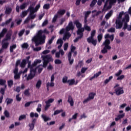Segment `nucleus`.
<instances>
[{"label":"nucleus","instance_id":"nucleus-1","mask_svg":"<svg viewBox=\"0 0 131 131\" xmlns=\"http://www.w3.org/2000/svg\"><path fill=\"white\" fill-rule=\"evenodd\" d=\"M43 31L40 30L38 31L37 35L33 37L32 40L34 42L35 47H38L39 45H42L46 42V35H42Z\"/></svg>","mask_w":131,"mask_h":131},{"label":"nucleus","instance_id":"nucleus-2","mask_svg":"<svg viewBox=\"0 0 131 131\" xmlns=\"http://www.w3.org/2000/svg\"><path fill=\"white\" fill-rule=\"evenodd\" d=\"M41 57L43 60L42 67H43V68H46L47 66H48V64H49L50 62H52L53 61V58H52V56H51V55L50 54L42 56Z\"/></svg>","mask_w":131,"mask_h":131},{"label":"nucleus","instance_id":"nucleus-3","mask_svg":"<svg viewBox=\"0 0 131 131\" xmlns=\"http://www.w3.org/2000/svg\"><path fill=\"white\" fill-rule=\"evenodd\" d=\"M96 34V30H94L91 32V36L87 38V41L89 43H92L94 47L97 46V39H94V36Z\"/></svg>","mask_w":131,"mask_h":131},{"label":"nucleus","instance_id":"nucleus-4","mask_svg":"<svg viewBox=\"0 0 131 131\" xmlns=\"http://www.w3.org/2000/svg\"><path fill=\"white\" fill-rule=\"evenodd\" d=\"M76 49V48L75 47L72 46L71 48V52L68 54V60L70 65H72V64H73V62H74V59H73V58L71 59V57H72V53H74Z\"/></svg>","mask_w":131,"mask_h":131},{"label":"nucleus","instance_id":"nucleus-5","mask_svg":"<svg viewBox=\"0 0 131 131\" xmlns=\"http://www.w3.org/2000/svg\"><path fill=\"white\" fill-rule=\"evenodd\" d=\"M30 69V73L28 74V76L27 77V80L28 81V80H31V79H33V78H34L35 74H36V69H33V68H32Z\"/></svg>","mask_w":131,"mask_h":131},{"label":"nucleus","instance_id":"nucleus-6","mask_svg":"<svg viewBox=\"0 0 131 131\" xmlns=\"http://www.w3.org/2000/svg\"><path fill=\"white\" fill-rule=\"evenodd\" d=\"M28 11H30V15L29 16L30 19H34L36 15H35V14H34V13H35L36 11L33 8V6H32V5H30L29 8L28 9Z\"/></svg>","mask_w":131,"mask_h":131},{"label":"nucleus","instance_id":"nucleus-7","mask_svg":"<svg viewBox=\"0 0 131 131\" xmlns=\"http://www.w3.org/2000/svg\"><path fill=\"white\" fill-rule=\"evenodd\" d=\"M28 62V68L31 69L34 68L38 64L41 63V60L40 59H36L34 62L31 64V61H27Z\"/></svg>","mask_w":131,"mask_h":131},{"label":"nucleus","instance_id":"nucleus-8","mask_svg":"<svg viewBox=\"0 0 131 131\" xmlns=\"http://www.w3.org/2000/svg\"><path fill=\"white\" fill-rule=\"evenodd\" d=\"M115 94L117 96H120L122 94H124V91L123 90V88L118 87L115 89Z\"/></svg>","mask_w":131,"mask_h":131},{"label":"nucleus","instance_id":"nucleus-9","mask_svg":"<svg viewBox=\"0 0 131 131\" xmlns=\"http://www.w3.org/2000/svg\"><path fill=\"white\" fill-rule=\"evenodd\" d=\"M115 24L116 29H121L123 25V21L120 19H116Z\"/></svg>","mask_w":131,"mask_h":131},{"label":"nucleus","instance_id":"nucleus-10","mask_svg":"<svg viewBox=\"0 0 131 131\" xmlns=\"http://www.w3.org/2000/svg\"><path fill=\"white\" fill-rule=\"evenodd\" d=\"M107 2H108V6L107 7V10H110L112 8V6L116 4L117 0H107Z\"/></svg>","mask_w":131,"mask_h":131},{"label":"nucleus","instance_id":"nucleus-11","mask_svg":"<svg viewBox=\"0 0 131 131\" xmlns=\"http://www.w3.org/2000/svg\"><path fill=\"white\" fill-rule=\"evenodd\" d=\"M74 29V26H73V23L72 21L69 22L68 26L66 27V31H70V30H73Z\"/></svg>","mask_w":131,"mask_h":131},{"label":"nucleus","instance_id":"nucleus-12","mask_svg":"<svg viewBox=\"0 0 131 131\" xmlns=\"http://www.w3.org/2000/svg\"><path fill=\"white\" fill-rule=\"evenodd\" d=\"M36 122V119H33L32 123L29 124V126L30 127V130H33L34 129V125H35V123Z\"/></svg>","mask_w":131,"mask_h":131},{"label":"nucleus","instance_id":"nucleus-13","mask_svg":"<svg viewBox=\"0 0 131 131\" xmlns=\"http://www.w3.org/2000/svg\"><path fill=\"white\" fill-rule=\"evenodd\" d=\"M68 103H69L71 107H73V106H74V101L73 100V98H72V96L71 95L68 96Z\"/></svg>","mask_w":131,"mask_h":131},{"label":"nucleus","instance_id":"nucleus-14","mask_svg":"<svg viewBox=\"0 0 131 131\" xmlns=\"http://www.w3.org/2000/svg\"><path fill=\"white\" fill-rule=\"evenodd\" d=\"M110 43V40L108 39H106L104 42H103V46H104V47L106 48L107 50H111V47L110 46H109Z\"/></svg>","mask_w":131,"mask_h":131},{"label":"nucleus","instance_id":"nucleus-15","mask_svg":"<svg viewBox=\"0 0 131 131\" xmlns=\"http://www.w3.org/2000/svg\"><path fill=\"white\" fill-rule=\"evenodd\" d=\"M84 31V29L83 28L78 29L77 31V35H79V36L81 37H83V32Z\"/></svg>","mask_w":131,"mask_h":131},{"label":"nucleus","instance_id":"nucleus-16","mask_svg":"<svg viewBox=\"0 0 131 131\" xmlns=\"http://www.w3.org/2000/svg\"><path fill=\"white\" fill-rule=\"evenodd\" d=\"M70 36H71V34L69 33V32L67 31L63 37V40H66V39H68L69 38H70Z\"/></svg>","mask_w":131,"mask_h":131},{"label":"nucleus","instance_id":"nucleus-17","mask_svg":"<svg viewBox=\"0 0 131 131\" xmlns=\"http://www.w3.org/2000/svg\"><path fill=\"white\" fill-rule=\"evenodd\" d=\"M11 36H12L11 33H8L5 36V38L3 39V41H8L11 39Z\"/></svg>","mask_w":131,"mask_h":131},{"label":"nucleus","instance_id":"nucleus-18","mask_svg":"<svg viewBox=\"0 0 131 131\" xmlns=\"http://www.w3.org/2000/svg\"><path fill=\"white\" fill-rule=\"evenodd\" d=\"M13 101L14 100H13L12 98H7L5 100V103H6V105L8 106V105L12 104Z\"/></svg>","mask_w":131,"mask_h":131},{"label":"nucleus","instance_id":"nucleus-19","mask_svg":"<svg viewBox=\"0 0 131 131\" xmlns=\"http://www.w3.org/2000/svg\"><path fill=\"white\" fill-rule=\"evenodd\" d=\"M74 24L75 25H76L77 28H78V29H79L80 28H81L82 25L80 24V23H79V20H76L74 21Z\"/></svg>","mask_w":131,"mask_h":131},{"label":"nucleus","instance_id":"nucleus-20","mask_svg":"<svg viewBox=\"0 0 131 131\" xmlns=\"http://www.w3.org/2000/svg\"><path fill=\"white\" fill-rule=\"evenodd\" d=\"M112 15H113V10H111L105 15V19L108 20Z\"/></svg>","mask_w":131,"mask_h":131},{"label":"nucleus","instance_id":"nucleus-21","mask_svg":"<svg viewBox=\"0 0 131 131\" xmlns=\"http://www.w3.org/2000/svg\"><path fill=\"white\" fill-rule=\"evenodd\" d=\"M125 116V114H122L121 115H118L116 118H115V121H118V120H120V119H121V118H123Z\"/></svg>","mask_w":131,"mask_h":131},{"label":"nucleus","instance_id":"nucleus-22","mask_svg":"<svg viewBox=\"0 0 131 131\" xmlns=\"http://www.w3.org/2000/svg\"><path fill=\"white\" fill-rule=\"evenodd\" d=\"M41 118L45 121V122H47V121H49V120H51V118L49 117H47L46 115H41Z\"/></svg>","mask_w":131,"mask_h":131},{"label":"nucleus","instance_id":"nucleus-23","mask_svg":"<svg viewBox=\"0 0 131 131\" xmlns=\"http://www.w3.org/2000/svg\"><path fill=\"white\" fill-rule=\"evenodd\" d=\"M13 9H12L10 7H7L6 8V10H5V13L7 14V15H10V14H11V13H12V11Z\"/></svg>","mask_w":131,"mask_h":131},{"label":"nucleus","instance_id":"nucleus-24","mask_svg":"<svg viewBox=\"0 0 131 131\" xmlns=\"http://www.w3.org/2000/svg\"><path fill=\"white\" fill-rule=\"evenodd\" d=\"M6 82L7 81L6 80L0 79V85H4L5 89H7V84H6Z\"/></svg>","mask_w":131,"mask_h":131},{"label":"nucleus","instance_id":"nucleus-25","mask_svg":"<svg viewBox=\"0 0 131 131\" xmlns=\"http://www.w3.org/2000/svg\"><path fill=\"white\" fill-rule=\"evenodd\" d=\"M122 22H129V15L128 14H125L124 18L122 20Z\"/></svg>","mask_w":131,"mask_h":131},{"label":"nucleus","instance_id":"nucleus-26","mask_svg":"<svg viewBox=\"0 0 131 131\" xmlns=\"http://www.w3.org/2000/svg\"><path fill=\"white\" fill-rule=\"evenodd\" d=\"M17 48V45L16 44H14L12 46L10 47V53H13L14 50Z\"/></svg>","mask_w":131,"mask_h":131},{"label":"nucleus","instance_id":"nucleus-27","mask_svg":"<svg viewBox=\"0 0 131 131\" xmlns=\"http://www.w3.org/2000/svg\"><path fill=\"white\" fill-rule=\"evenodd\" d=\"M30 116L31 117V118H33V117H36V118H37L38 117V114H37V113H33V112H31L30 114Z\"/></svg>","mask_w":131,"mask_h":131},{"label":"nucleus","instance_id":"nucleus-28","mask_svg":"<svg viewBox=\"0 0 131 131\" xmlns=\"http://www.w3.org/2000/svg\"><path fill=\"white\" fill-rule=\"evenodd\" d=\"M68 83L69 85H73L75 83V80L74 79L68 80Z\"/></svg>","mask_w":131,"mask_h":131},{"label":"nucleus","instance_id":"nucleus-29","mask_svg":"<svg viewBox=\"0 0 131 131\" xmlns=\"http://www.w3.org/2000/svg\"><path fill=\"white\" fill-rule=\"evenodd\" d=\"M95 96H96V93H94L92 92V93H90L89 94V97L88 98L90 100H93L94 98H95Z\"/></svg>","mask_w":131,"mask_h":131},{"label":"nucleus","instance_id":"nucleus-30","mask_svg":"<svg viewBox=\"0 0 131 131\" xmlns=\"http://www.w3.org/2000/svg\"><path fill=\"white\" fill-rule=\"evenodd\" d=\"M40 86H41V80H39L37 81L36 84V89H39Z\"/></svg>","mask_w":131,"mask_h":131},{"label":"nucleus","instance_id":"nucleus-31","mask_svg":"<svg viewBox=\"0 0 131 131\" xmlns=\"http://www.w3.org/2000/svg\"><path fill=\"white\" fill-rule=\"evenodd\" d=\"M65 13H66V10H65L64 9L59 10L57 12V14L58 15H60L61 16H63V15H64Z\"/></svg>","mask_w":131,"mask_h":131},{"label":"nucleus","instance_id":"nucleus-32","mask_svg":"<svg viewBox=\"0 0 131 131\" xmlns=\"http://www.w3.org/2000/svg\"><path fill=\"white\" fill-rule=\"evenodd\" d=\"M40 66H42V65L40 64L35 68V69H36V70H37L38 69V73H41V71H42V70L43 69L42 68H40Z\"/></svg>","mask_w":131,"mask_h":131},{"label":"nucleus","instance_id":"nucleus-33","mask_svg":"<svg viewBox=\"0 0 131 131\" xmlns=\"http://www.w3.org/2000/svg\"><path fill=\"white\" fill-rule=\"evenodd\" d=\"M26 60L25 59H23L20 64V66L21 67V68H24L25 66H26Z\"/></svg>","mask_w":131,"mask_h":131},{"label":"nucleus","instance_id":"nucleus-34","mask_svg":"<svg viewBox=\"0 0 131 131\" xmlns=\"http://www.w3.org/2000/svg\"><path fill=\"white\" fill-rule=\"evenodd\" d=\"M91 11H88L86 12H84L83 14H84V17H85V18H88L89 17V16H90V15H91Z\"/></svg>","mask_w":131,"mask_h":131},{"label":"nucleus","instance_id":"nucleus-35","mask_svg":"<svg viewBox=\"0 0 131 131\" xmlns=\"http://www.w3.org/2000/svg\"><path fill=\"white\" fill-rule=\"evenodd\" d=\"M113 76H111L109 77L108 79H106L104 81V84H107V83H108L109 82V81H110V80H111L112 79H113Z\"/></svg>","mask_w":131,"mask_h":131},{"label":"nucleus","instance_id":"nucleus-36","mask_svg":"<svg viewBox=\"0 0 131 131\" xmlns=\"http://www.w3.org/2000/svg\"><path fill=\"white\" fill-rule=\"evenodd\" d=\"M123 14H124V12L123 11H121V12H120L118 17H117V20H121Z\"/></svg>","mask_w":131,"mask_h":131},{"label":"nucleus","instance_id":"nucleus-37","mask_svg":"<svg viewBox=\"0 0 131 131\" xmlns=\"http://www.w3.org/2000/svg\"><path fill=\"white\" fill-rule=\"evenodd\" d=\"M29 11L28 9L27 11H23L21 15V18H24V17L27 16Z\"/></svg>","mask_w":131,"mask_h":131},{"label":"nucleus","instance_id":"nucleus-38","mask_svg":"<svg viewBox=\"0 0 131 131\" xmlns=\"http://www.w3.org/2000/svg\"><path fill=\"white\" fill-rule=\"evenodd\" d=\"M8 47H9V42H8L3 43V45H2V48H3V49H4L5 50L8 49Z\"/></svg>","mask_w":131,"mask_h":131},{"label":"nucleus","instance_id":"nucleus-39","mask_svg":"<svg viewBox=\"0 0 131 131\" xmlns=\"http://www.w3.org/2000/svg\"><path fill=\"white\" fill-rule=\"evenodd\" d=\"M29 91H30V90L29 89H28L24 91V94L25 96H30V93H29Z\"/></svg>","mask_w":131,"mask_h":131},{"label":"nucleus","instance_id":"nucleus-40","mask_svg":"<svg viewBox=\"0 0 131 131\" xmlns=\"http://www.w3.org/2000/svg\"><path fill=\"white\" fill-rule=\"evenodd\" d=\"M102 38H103V34H100L98 35L97 39L99 42H101V40H102Z\"/></svg>","mask_w":131,"mask_h":131},{"label":"nucleus","instance_id":"nucleus-41","mask_svg":"<svg viewBox=\"0 0 131 131\" xmlns=\"http://www.w3.org/2000/svg\"><path fill=\"white\" fill-rule=\"evenodd\" d=\"M63 83H68V77L65 76L62 78Z\"/></svg>","mask_w":131,"mask_h":131},{"label":"nucleus","instance_id":"nucleus-42","mask_svg":"<svg viewBox=\"0 0 131 131\" xmlns=\"http://www.w3.org/2000/svg\"><path fill=\"white\" fill-rule=\"evenodd\" d=\"M13 84H14V81H13V80L8 81V85L9 88H11Z\"/></svg>","mask_w":131,"mask_h":131},{"label":"nucleus","instance_id":"nucleus-43","mask_svg":"<svg viewBox=\"0 0 131 131\" xmlns=\"http://www.w3.org/2000/svg\"><path fill=\"white\" fill-rule=\"evenodd\" d=\"M63 110H56L54 112L53 115L55 116V115H57V114H59L61 112H63Z\"/></svg>","mask_w":131,"mask_h":131},{"label":"nucleus","instance_id":"nucleus-44","mask_svg":"<svg viewBox=\"0 0 131 131\" xmlns=\"http://www.w3.org/2000/svg\"><path fill=\"white\" fill-rule=\"evenodd\" d=\"M54 101V98H50L48 99V101H45V103L49 104H51V103H53Z\"/></svg>","mask_w":131,"mask_h":131},{"label":"nucleus","instance_id":"nucleus-45","mask_svg":"<svg viewBox=\"0 0 131 131\" xmlns=\"http://www.w3.org/2000/svg\"><path fill=\"white\" fill-rule=\"evenodd\" d=\"M28 47H29V45H28V43H24L21 45L22 49H28Z\"/></svg>","mask_w":131,"mask_h":131},{"label":"nucleus","instance_id":"nucleus-46","mask_svg":"<svg viewBox=\"0 0 131 131\" xmlns=\"http://www.w3.org/2000/svg\"><path fill=\"white\" fill-rule=\"evenodd\" d=\"M108 48L104 47L103 49V50H101L102 54H106V53H108Z\"/></svg>","mask_w":131,"mask_h":131},{"label":"nucleus","instance_id":"nucleus-47","mask_svg":"<svg viewBox=\"0 0 131 131\" xmlns=\"http://www.w3.org/2000/svg\"><path fill=\"white\" fill-rule=\"evenodd\" d=\"M4 115L6 117L9 118V117H10V113H9V111L7 110H5L4 112Z\"/></svg>","mask_w":131,"mask_h":131},{"label":"nucleus","instance_id":"nucleus-48","mask_svg":"<svg viewBox=\"0 0 131 131\" xmlns=\"http://www.w3.org/2000/svg\"><path fill=\"white\" fill-rule=\"evenodd\" d=\"M96 4H97V0H93L91 2V4H90V7L91 8H93L95 6V5H96Z\"/></svg>","mask_w":131,"mask_h":131},{"label":"nucleus","instance_id":"nucleus-49","mask_svg":"<svg viewBox=\"0 0 131 131\" xmlns=\"http://www.w3.org/2000/svg\"><path fill=\"white\" fill-rule=\"evenodd\" d=\"M48 24H49V20H48V19H46L42 24V27H45V26H47Z\"/></svg>","mask_w":131,"mask_h":131},{"label":"nucleus","instance_id":"nucleus-50","mask_svg":"<svg viewBox=\"0 0 131 131\" xmlns=\"http://www.w3.org/2000/svg\"><path fill=\"white\" fill-rule=\"evenodd\" d=\"M12 20H13V19H12V18H9L8 20H6V21H5V23H4L3 26H4L5 24L6 25H8V24H10V23H11V22H12Z\"/></svg>","mask_w":131,"mask_h":131},{"label":"nucleus","instance_id":"nucleus-51","mask_svg":"<svg viewBox=\"0 0 131 131\" xmlns=\"http://www.w3.org/2000/svg\"><path fill=\"white\" fill-rule=\"evenodd\" d=\"M122 73V70H119V71L116 73L115 75V76H117V77H118V76H120V75H121V74Z\"/></svg>","mask_w":131,"mask_h":131},{"label":"nucleus","instance_id":"nucleus-52","mask_svg":"<svg viewBox=\"0 0 131 131\" xmlns=\"http://www.w3.org/2000/svg\"><path fill=\"white\" fill-rule=\"evenodd\" d=\"M18 119H19V121L23 120V119H26V115H20L19 116Z\"/></svg>","mask_w":131,"mask_h":131},{"label":"nucleus","instance_id":"nucleus-53","mask_svg":"<svg viewBox=\"0 0 131 131\" xmlns=\"http://www.w3.org/2000/svg\"><path fill=\"white\" fill-rule=\"evenodd\" d=\"M24 32H25V29H23L19 32L18 36L19 37H21V36L24 34Z\"/></svg>","mask_w":131,"mask_h":131},{"label":"nucleus","instance_id":"nucleus-54","mask_svg":"<svg viewBox=\"0 0 131 131\" xmlns=\"http://www.w3.org/2000/svg\"><path fill=\"white\" fill-rule=\"evenodd\" d=\"M43 8L45 10H49V9H50V4H45Z\"/></svg>","mask_w":131,"mask_h":131},{"label":"nucleus","instance_id":"nucleus-55","mask_svg":"<svg viewBox=\"0 0 131 131\" xmlns=\"http://www.w3.org/2000/svg\"><path fill=\"white\" fill-rule=\"evenodd\" d=\"M55 39V36H52L50 39L48 41L49 45H52L53 43V41Z\"/></svg>","mask_w":131,"mask_h":131},{"label":"nucleus","instance_id":"nucleus-56","mask_svg":"<svg viewBox=\"0 0 131 131\" xmlns=\"http://www.w3.org/2000/svg\"><path fill=\"white\" fill-rule=\"evenodd\" d=\"M25 8H26V3H24L19 6V9H20V10H24Z\"/></svg>","mask_w":131,"mask_h":131},{"label":"nucleus","instance_id":"nucleus-57","mask_svg":"<svg viewBox=\"0 0 131 131\" xmlns=\"http://www.w3.org/2000/svg\"><path fill=\"white\" fill-rule=\"evenodd\" d=\"M63 39L60 38L57 40L56 43L57 45H63Z\"/></svg>","mask_w":131,"mask_h":131},{"label":"nucleus","instance_id":"nucleus-58","mask_svg":"<svg viewBox=\"0 0 131 131\" xmlns=\"http://www.w3.org/2000/svg\"><path fill=\"white\" fill-rule=\"evenodd\" d=\"M58 14H56V15L54 16V17H53V19H52V22H53V23H55V22H56V21H57V19H58Z\"/></svg>","mask_w":131,"mask_h":131},{"label":"nucleus","instance_id":"nucleus-59","mask_svg":"<svg viewBox=\"0 0 131 131\" xmlns=\"http://www.w3.org/2000/svg\"><path fill=\"white\" fill-rule=\"evenodd\" d=\"M125 76L124 75H122L121 76H118V78H117V80H122L123 78H124Z\"/></svg>","mask_w":131,"mask_h":131},{"label":"nucleus","instance_id":"nucleus-60","mask_svg":"<svg viewBox=\"0 0 131 131\" xmlns=\"http://www.w3.org/2000/svg\"><path fill=\"white\" fill-rule=\"evenodd\" d=\"M100 74H102V72L99 71L98 73L95 74L94 76L95 78H97V77H99V76H100Z\"/></svg>","mask_w":131,"mask_h":131},{"label":"nucleus","instance_id":"nucleus-61","mask_svg":"<svg viewBox=\"0 0 131 131\" xmlns=\"http://www.w3.org/2000/svg\"><path fill=\"white\" fill-rule=\"evenodd\" d=\"M5 91H6V88H5V89L1 88L0 90V94H1V95H2V96H4V95H5Z\"/></svg>","mask_w":131,"mask_h":131},{"label":"nucleus","instance_id":"nucleus-62","mask_svg":"<svg viewBox=\"0 0 131 131\" xmlns=\"http://www.w3.org/2000/svg\"><path fill=\"white\" fill-rule=\"evenodd\" d=\"M19 96H20V94H17L16 95V99L18 102H20V101L22 100V98L19 97Z\"/></svg>","mask_w":131,"mask_h":131},{"label":"nucleus","instance_id":"nucleus-63","mask_svg":"<svg viewBox=\"0 0 131 131\" xmlns=\"http://www.w3.org/2000/svg\"><path fill=\"white\" fill-rule=\"evenodd\" d=\"M108 32H111L112 33L113 32H115V28H111L107 30Z\"/></svg>","mask_w":131,"mask_h":131},{"label":"nucleus","instance_id":"nucleus-64","mask_svg":"<svg viewBox=\"0 0 131 131\" xmlns=\"http://www.w3.org/2000/svg\"><path fill=\"white\" fill-rule=\"evenodd\" d=\"M46 105L45 107V111H47V110H48V109H49V108H50V107H51V104H49V103H46Z\"/></svg>","mask_w":131,"mask_h":131}]
</instances>
